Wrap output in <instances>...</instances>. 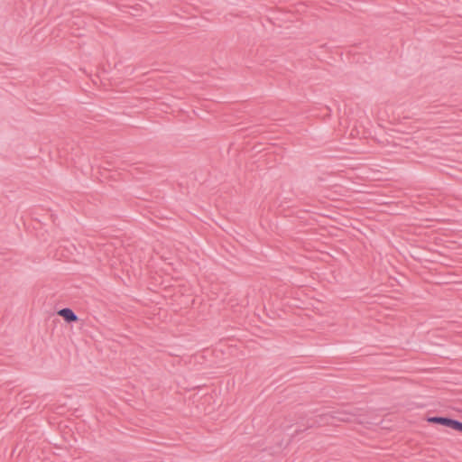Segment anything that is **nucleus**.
Returning <instances> with one entry per match:
<instances>
[{
    "label": "nucleus",
    "mask_w": 462,
    "mask_h": 462,
    "mask_svg": "<svg viewBox=\"0 0 462 462\" xmlns=\"http://www.w3.org/2000/svg\"><path fill=\"white\" fill-rule=\"evenodd\" d=\"M426 421L430 424L441 425L462 434V421L450 416H427Z\"/></svg>",
    "instance_id": "obj_1"
},
{
    "label": "nucleus",
    "mask_w": 462,
    "mask_h": 462,
    "mask_svg": "<svg viewBox=\"0 0 462 462\" xmlns=\"http://www.w3.org/2000/svg\"><path fill=\"white\" fill-rule=\"evenodd\" d=\"M358 409L353 410H337L331 411L332 420H336L340 422H351L353 418L358 415Z\"/></svg>",
    "instance_id": "obj_2"
},
{
    "label": "nucleus",
    "mask_w": 462,
    "mask_h": 462,
    "mask_svg": "<svg viewBox=\"0 0 462 462\" xmlns=\"http://www.w3.org/2000/svg\"><path fill=\"white\" fill-rule=\"evenodd\" d=\"M332 424L330 411L317 415L314 419L307 420V428L322 427Z\"/></svg>",
    "instance_id": "obj_3"
},
{
    "label": "nucleus",
    "mask_w": 462,
    "mask_h": 462,
    "mask_svg": "<svg viewBox=\"0 0 462 462\" xmlns=\"http://www.w3.org/2000/svg\"><path fill=\"white\" fill-rule=\"evenodd\" d=\"M57 315L61 317L63 320L68 324L77 323L80 321L78 315L74 312V310L69 307L60 309L57 310Z\"/></svg>",
    "instance_id": "obj_4"
},
{
    "label": "nucleus",
    "mask_w": 462,
    "mask_h": 462,
    "mask_svg": "<svg viewBox=\"0 0 462 462\" xmlns=\"http://www.w3.org/2000/svg\"><path fill=\"white\" fill-rule=\"evenodd\" d=\"M307 423L305 424V428L304 429H298L294 431V433L291 435V438H294L295 436L304 432L306 430H307Z\"/></svg>",
    "instance_id": "obj_5"
}]
</instances>
